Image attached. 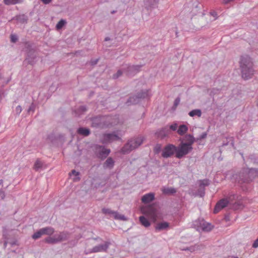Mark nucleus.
Wrapping results in <instances>:
<instances>
[{
  "instance_id": "f257e3e1",
  "label": "nucleus",
  "mask_w": 258,
  "mask_h": 258,
  "mask_svg": "<svg viewBox=\"0 0 258 258\" xmlns=\"http://www.w3.org/2000/svg\"><path fill=\"white\" fill-rule=\"evenodd\" d=\"M258 177L257 168H242L232 174L231 179L238 184L249 183Z\"/></svg>"
},
{
  "instance_id": "f03ea898",
  "label": "nucleus",
  "mask_w": 258,
  "mask_h": 258,
  "mask_svg": "<svg viewBox=\"0 0 258 258\" xmlns=\"http://www.w3.org/2000/svg\"><path fill=\"white\" fill-rule=\"evenodd\" d=\"M239 63L242 78L245 80L251 78L254 73L251 58L247 55H241Z\"/></svg>"
},
{
  "instance_id": "7ed1b4c3",
  "label": "nucleus",
  "mask_w": 258,
  "mask_h": 258,
  "mask_svg": "<svg viewBox=\"0 0 258 258\" xmlns=\"http://www.w3.org/2000/svg\"><path fill=\"white\" fill-rule=\"evenodd\" d=\"M179 140V151L185 156L193 150L192 145L196 142V138L191 134H186L183 138H180Z\"/></svg>"
},
{
  "instance_id": "20e7f679",
  "label": "nucleus",
  "mask_w": 258,
  "mask_h": 258,
  "mask_svg": "<svg viewBox=\"0 0 258 258\" xmlns=\"http://www.w3.org/2000/svg\"><path fill=\"white\" fill-rule=\"evenodd\" d=\"M145 138L142 136L134 137L129 139L120 149L122 154H127L137 149L143 143Z\"/></svg>"
},
{
  "instance_id": "39448f33",
  "label": "nucleus",
  "mask_w": 258,
  "mask_h": 258,
  "mask_svg": "<svg viewBox=\"0 0 258 258\" xmlns=\"http://www.w3.org/2000/svg\"><path fill=\"white\" fill-rule=\"evenodd\" d=\"M179 146H176L173 144H168L163 149L162 153V156L165 158L170 157L174 154L175 156L178 159H181L184 155L183 154L180 153Z\"/></svg>"
},
{
  "instance_id": "423d86ee",
  "label": "nucleus",
  "mask_w": 258,
  "mask_h": 258,
  "mask_svg": "<svg viewBox=\"0 0 258 258\" xmlns=\"http://www.w3.org/2000/svg\"><path fill=\"white\" fill-rule=\"evenodd\" d=\"M25 48L26 49V58L24 62H27L28 64L34 65L37 61V55L36 50L32 48V44L29 42L25 43Z\"/></svg>"
},
{
  "instance_id": "0eeeda50",
  "label": "nucleus",
  "mask_w": 258,
  "mask_h": 258,
  "mask_svg": "<svg viewBox=\"0 0 258 258\" xmlns=\"http://www.w3.org/2000/svg\"><path fill=\"white\" fill-rule=\"evenodd\" d=\"M143 65L122 64V70L126 76L133 77L141 71Z\"/></svg>"
},
{
  "instance_id": "6e6552de",
  "label": "nucleus",
  "mask_w": 258,
  "mask_h": 258,
  "mask_svg": "<svg viewBox=\"0 0 258 258\" xmlns=\"http://www.w3.org/2000/svg\"><path fill=\"white\" fill-rule=\"evenodd\" d=\"M91 126L95 128H104L108 123L106 122V118L104 116L98 115L92 117L90 118Z\"/></svg>"
},
{
  "instance_id": "1a4fd4ad",
  "label": "nucleus",
  "mask_w": 258,
  "mask_h": 258,
  "mask_svg": "<svg viewBox=\"0 0 258 258\" xmlns=\"http://www.w3.org/2000/svg\"><path fill=\"white\" fill-rule=\"evenodd\" d=\"M194 226L197 227V230L205 232H209L213 228V226L211 223L206 222L204 219H199L195 221Z\"/></svg>"
},
{
  "instance_id": "9d476101",
  "label": "nucleus",
  "mask_w": 258,
  "mask_h": 258,
  "mask_svg": "<svg viewBox=\"0 0 258 258\" xmlns=\"http://www.w3.org/2000/svg\"><path fill=\"white\" fill-rule=\"evenodd\" d=\"M110 153V150L106 149L104 146L98 145L96 147L95 155L101 160L106 158Z\"/></svg>"
},
{
  "instance_id": "9b49d317",
  "label": "nucleus",
  "mask_w": 258,
  "mask_h": 258,
  "mask_svg": "<svg viewBox=\"0 0 258 258\" xmlns=\"http://www.w3.org/2000/svg\"><path fill=\"white\" fill-rule=\"evenodd\" d=\"M102 212L105 215H111L115 220H126V218L123 215H120L116 211H114L110 209L103 208Z\"/></svg>"
},
{
  "instance_id": "f8f14e48",
  "label": "nucleus",
  "mask_w": 258,
  "mask_h": 258,
  "mask_svg": "<svg viewBox=\"0 0 258 258\" xmlns=\"http://www.w3.org/2000/svg\"><path fill=\"white\" fill-rule=\"evenodd\" d=\"M109 241H105L103 244H99L94 246L90 249V253H96L99 252H106L110 245Z\"/></svg>"
},
{
  "instance_id": "ddd939ff",
  "label": "nucleus",
  "mask_w": 258,
  "mask_h": 258,
  "mask_svg": "<svg viewBox=\"0 0 258 258\" xmlns=\"http://www.w3.org/2000/svg\"><path fill=\"white\" fill-rule=\"evenodd\" d=\"M103 139L106 143H111L115 141H120L121 140L115 133L113 132L111 133L105 134L103 135Z\"/></svg>"
},
{
  "instance_id": "4468645a",
  "label": "nucleus",
  "mask_w": 258,
  "mask_h": 258,
  "mask_svg": "<svg viewBox=\"0 0 258 258\" xmlns=\"http://www.w3.org/2000/svg\"><path fill=\"white\" fill-rule=\"evenodd\" d=\"M229 203V201L227 199H222L219 201L214 208L213 211L214 213L217 214V213H218L221 209L226 207L228 205Z\"/></svg>"
},
{
  "instance_id": "2eb2a0df",
  "label": "nucleus",
  "mask_w": 258,
  "mask_h": 258,
  "mask_svg": "<svg viewBox=\"0 0 258 258\" xmlns=\"http://www.w3.org/2000/svg\"><path fill=\"white\" fill-rule=\"evenodd\" d=\"M170 131L168 125L165 126L164 127L158 130L155 134L158 138L162 139L164 138L170 134Z\"/></svg>"
},
{
  "instance_id": "dca6fc26",
  "label": "nucleus",
  "mask_w": 258,
  "mask_h": 258,
  "mask_svg": "<svg viewBox=\"0 0 258 258\" xmlns=\"http://www.w3.org/2000/svg\"><path fill=\"white\" fill-rule=\"evenodd\" d=\"M159 0H145L144 5L147 10L154 9L157 7Z\"/></svg>"
},
{
  "instance_id": "f3484780",
  "label": "nucleus",
  "mask_w": 258,
  "mask_h": 258,
  "mask_svg": "<svg viewBox=\"0 0 258 258\" xmlns=\"http://www.w3.org/2000/svg\"><path fill=\"white\" fill-rule=\"evenodd\" d=\"M229 146L230 148L232 147L235 149L234 147V140L232 137H228L223 141L222 145L220 148L224 147L225 146Z\"/></svg>"
},
{
  "instance_id": "a211bd4d",
  "label": "nucleus",
  "mask_w": 258,
  "mask_h": 258,
  "mask_svg": "<svg viewBox=\"0 0 258 258\" xmlns=\"http://www.w3.org/2000/svg\"><path fill=\"white\" fill-rule=\"evenodd\" d=\"M155 199V194L153 192H150L144 195L141 199L142 202L144 204H148L154 201Z\"/></svg>"
},
{
  "instance_id": "6ab92c4d",
  "label": "nucleus",
  "mask_w": 258,
  "mask_h": 258,
  "mask_svg": "<svg viewBox=\"0 0 258 258\" xmlns=\"http://www.w3.org/2000/svg\"><path fill=\"white\" fill-rule=\"evenodd\" d=\"M70 235V233L69 232L64 231L59 232L58 234H55L58 242L67 240L69 238Z\"/></svg>"
},
{
  "instance_id": "aec40b11",
  "label": "nucleus",
  "mask_w": 258,
  "mask_h": 258,
  "mask_svg": "<svg viewBox=\"0 0 258 258\" xmlns=\"http://www.w3.org/2000/svg\"><path fill=\"white\" fill-rule=\"evenodd\" d=\"M169 227V224L167 222H162L158 223L155 226V230L160 231L167 229Z\"/></svg>"
},
{
  "instance_id": "412c9836",
  "label": "nucleus",
  "mask_w": 258,
  "mask_h": 258,
  "mask_svg": "<svg viewBox=\"0 0 258 258\" xmlns=\"http://www.w3.org/2000/svg\"><path fill=\"white\" fill-rule=\"evenodd\" d=\"M140 102V100H139L137 96L136 95H134L130 97L127 101L125 102V104L127 106H131L132 105H135L138 104Z\"/></svg>"
},
{
  "instance_id": "4be33fe9",
  "label": "nucleus",
  "mask_w": 258,
  "mask_h": 258,
  "mask_svg": "<svg viewBox=\"0 0 258 258\" xmlns=\"http://www.w3.org/2000/svg\"><path fill=\"white\" fill-rule=\"evenodd\" d=\"M77 133L79 135L83 136L84 137H88L91 134V131L89 128L84 127H80L77 130Z\"/></svg>"
},
{
  "instance_id": "5701e85b",
  "label": "nucleus",
  "mask_w": 258,
  "mask_h": 258,
  "mask_svg": "<svg viewBox=\"0 0 258 258\" xmlns=\"http://www.w3.org/2000/svg\"><path fill=\"white\" fill-rule=\"evenodd\" d=\"M147 212L151 216V218L154 220H156L158 215V211L157 209L154 208L153 207H150L147 209Z\"/></svg>"
},
{
  "instance_id": "b1692460",
  "label": "nucleus",
  "mask_w": 258,
  "mask_h": 258,
  "mask_svg": "<svg viewBox=\"0 0 258 258\" xmlns=\"http://www.w3.org/2000/svg\"><path fill=\"white\" fill-rule=\"evenodd\" d=\"M114 165V161L111 157H109L103 163L104 168L112 169Z\"/></svg>"
},
{
  "instance_id": "393cba45",
  "label": "nucleus",
  "mask_w": 258,
  "mask_h": 258,
  "mask_svg": "<svg viewBox=\"0 0 258 258\" xmlns=\"http://www.w3.org/2000/svg\"><path fill=\"white\" fill-rule=\"evenodd\" d=\"M44 242L50 244H54L59 243L55 235L53 236H48L44 239Z\"/></svg>"
},
{
  "instance_id": "a878e982",
  "label": "nucleus",
  "mask_w": 258,
  "mask_h": 258,
  "mask_svg": "<svg viewBox=\"0 0 258 258\" xmlns=\"http://www.w3.org/2000/svg\"><path fill=\"white\" fill-rule=\"evenodd\" d=\"M14 19L22 24L27 23L28 21V17L25 14L17 15Z\"/></svg>"
},
{
  "instance_id": "bb28decb",
  "label": "nucleus",
  "mask_w": 258,
  "mask_h": 258,
  "mask_svg": "<svg viewBox=\"0 0 258 258\" xmlns=\"http://www.w3.org/2000/svg\"><path fill=\"white\" fill-rule=\"evenodd\" d=\"M41 229L43 235L51 236L54 233L55 231L54 229L52 227H46Z\"/></svg>"
},
{
  "instance_id": "cd10ccee",
  "label": "nucleus",
  "mask_w": 258,
  "mask_h": 258,
  "mask_svg": "<svg viewBox=\"0 0 258 258\" xmlns=\"http://www.w3.org/2000/svg\"><path fill=\"white\" fill-rule=\"evenodd\" d=\"M139 221L141 224L145 227H148L151 225L149 220L144 216H141L139 217Z\"/></svg>"
},
{
  "instance_id": "c85d7f7f",
  "label": "nucleus",
  "mask_w": 258,
  "mask_h": 258,
  "mask_svg": "<svg viewBox=\"0 0 258 258\" xmlns=\"http://www.w3.org/2000/svg\"><path fill=\"white\" fill-rule=\"evenodd\" d=\"M187 130L188 127L186 125L181 124L179 125L177 132L179 135L182 136L187 132Z\"/></svg>"
},
{
  "instance_id": "c756f323",
  "label": "nucleus",
  "mask_w": 258,
  "mask_h": 258,
  "mask_svg": "<svg viewBox=\"0 0 258 258\" xmlns=\"http://www.w3.org/2000/svg\"><path fill=\"white\" fill-rule=\"evenodd\" d=\"M162 192L165 195H173L176 193V190L174 187H166L163 189Z\"/></svg>"
},
{
  "instance_id": "7c9ffc66",
  "label": "nucleus",
  "mask_w": 258,
  "mask_h": 258,
  "mask_svg": "<svg viewBox=\"0 0 258 258\" xmlns=\"http://www.w3.org/2000/svg\"><path fill=\"white\" fill-rule=\"evenodd\" d=\"M136 96L138 98L139 100L140 101L141 99H144L148 97V92L147 90H141L140 92H138Z\"/></svg>"
},
{
  "instance_id": "2f4dec72",
  "label": "nucleus",
  "mask_w": 258,
  "mask_h": 258,
  "mask_svg": "<svg viewBox=\"0 0 258 258\" xmlns=\"http://www.w3.org/2000/svg\"><path fill=\"white\" fill-rule=\"evenodd\" d=\"M188 115L191 117H194L195 116L201 117L202 115V111L200 109H194L188 113Z\"/></svg>"
},
{
  "instance_id": "473e14b6",
  "label": "nucleus",
  "mask_w": 258,
  "mask_h": 258,
  "mask_svg": "<svg viewBox=\"0 0 258 258\" xmlns=\"http://www.w3.org/2000/svg\"><path fill=\"white\" fill-rule=\"evenodd\" d=\"M43 163L39 160L37 159L34 163V169L36 171H38L42 167Z\"/></svg>"
},
{
  "instance_id": "72a5a7b5",
  "label": "nucleus",
  "mask_w": 258,
  "mask_h": 258,
  "mask_svg": "<svg viewBox=\"0 0 258 258\" xmlns=\"http://www.w3.org/2000/svg\"><path fill=\"white\" fill-rule=\"evenodd\" d=\"M43 232L42 229H40L39 230L35 232L32 236V237L34 239H37L41 237L42 235H43Z\"/></svg>"
},
{
  "instance_id": "f704fd0d",
  "label": "nucleus",
  "mask_w": 258,
  "mask_h": 258,
  "mask_svg": "<svg viewBox=\"0 0 258 258\" xmlns=\"http://www.w3.org/2000/svg\"><path fill=\"white\" fill-rule=\"evenodd\" d=\"M238 198V196L237 194H235L233 192H231L228 194V201L230 202H232L234 200H237Z\"/></svg>"
},
{
  "instance_id": "c9c22d12",
  "label": "nucleus",
  "mask_w": 258,
  "mask_h": 258,
  "mask_svg": "<svg viewBox=\"0 0 258 258\" xmlns=\"http://www.w3.org/2000/svg\"><path fill=\"white\" fill-rule=\"evenodd\" d=\"M199 182L200 187L202 188H204L205 186H208L210 184V180L208 179L200 180Z\"/></svg>"
},
{
  "instance_id": "e433bc0d",
  "label": "nucleus",
  "mask_w": 258,
  "mask_h": 258,
  "mask_svg": "<svg viewBox=\"0 0 258 258\" xmlns=\"http://www.w3.org/2000/svg\"><path fill=\"white\" fill-rule=\"evenodd\" d=\"M66 21L63 19H61L56 24V29L57 30L61 29L66 24Z\"/></svg>"
},
{
  "instance_id": "4c0bfd02",
  "label": "nucleus",
  "mask_w": 258,
  "mask_h": 258,
  "mask_svg": "<svg viewBox=\"0 0 258 258\" xmlns=\"http://www.w3.org/2000/svg\"><path fill=\"white\" fill-rule=\"evenodd\" d=\"M21 0H4V3L6 5H15L20 3Z\"/></svg>"
},
{
  "instance_id": "58836bf2",
  "label": "nucleus",
  "mask_w": 258,
  "mask_h": 258,
  "mask_svg": "<svg viewBox=\"0 0 258 258\" xmlns=\"http://www.w3.org/2000/svg\"><path fill=\"white\" fill-rule=\"evenodd\" d=\"M123 73H124L123 71L122 70V67H121V69L120 70H118L117 72L113 74L112 76V78L113 79H117L119 77L122 76Z\"/></svg>"
},
{
  "instance_id": "ea45409f",
  "label": "nucleus",
  "mask_w": 258,
  "mask_h": 258,
  "mask_svg": "<svg viewBox=\"0 0 258 258\" xmlns=\"http://www.w3.org/2000/svg\"><path fill=\"white\" fill-rule=\"evenodd\" d=\"M203 245H198L195 244V245L190 246L188 247V251L190 252H193L196 250H199L201 249V247H203Z\"/></svg>"
},
{
  "instance_id": "a19ab883",
  "label": "nucleus",
  "mask_w": 258,
  "mask_h": 258,
  "mask_svg": "<svg viewBox=\"0 0 258 258\" xmlns=\"http://www.w3.org/2000/svg\"><path fill=\"white\" fill-rule=\"evenodd\" d=\"M87 107L85 105H82L80 106L77 109V112L79 114H83L85 112L87 111Z\"/></svg>"
},
{
  "instance_id": "79ce46f5",
  "label": "nucleus",
  "mask_w": 258,
  "mask_h": 258,
  "mask_svg": "<svg viewBox=\"0 0 258 258\" xmlns=\"http://www.w3.org/2000/svg\"><path fill=\"white\" fill-rule=\"evenodd\" d=\"M207 137V132H204L199 137H198L196 139V142L204 139L206 138Z\"/></svg>"
},
{
  "instance_id": "37998d69",
  "label": "nucleus",
  "mask_w": 258,
  "mask_h": 258,
  "mask_svg": "<svg viewBox=\"0 0 258 258\" xmlns=\"http://www.w3.org/2000/svg\"><path fill=\"white\" fill-rule=\"evenodd\" d=\"M161 150V146L160 144H156L154 147V151L155 153L158 154Z\"/></svg>"
},
{
  "instance_id": "c03bdc74",
  "label": "nucleus",
  "mask_w": 258,
  "mask_h": 258,
  "mask_svg": "<svg viewBox=\"0 0 258 258\" xmlns=\"http://www.w3.org/2000/svg\"><path fill=\"white\" fill-rule=\"evenodd\" d=\"M168 126H169V131H170V133L171 132V130L175 131H176L177 130V124L176 123H173V124H172L171 125Z\"/></svg>"
},
{
  "instance_id": "a18cd8bd",
  "label": "nucleus",
  "mask_w": 258,
  "mask_h": 258,
  "mask_svg": "<svg viewBox=\"0 0 258 258\" xmlns=\"http://www.w3.org/2000/svg\"><path fill=\"white\" fill-rule=\"evenodd\" d=\"M198 193L201 197H204L205 194V188L200 187V188L198 189Z\"/></svg>"
},
{
  "instance_id": "49530a36",
  "label": "nucleus",
  "mask_w": 258,
  "mask_h": 258,
  "mask_svg": "<svg viewBox=\"0 0 258 258\" xmlns=\"http://www.w3.org/2000/svg\"><path fill=\"white\" fill-rule=\"evenodd\" d=\"M35 105L32 103L30 106H29V108L28 109L27 112L28 113H30L31 111L34 112L35 111Z\"/></svg>"
},
{
  "instance_id": "de8ad7c7",
  "label": "nucleus",
  "mask_w": 258,
  "mask_h": 258,
  "mask_svg": "<svg viewBox=\"0 0 258 258\" xmlns=\"http://www.w3.org/2000/svg\"><path fill=\"white\" fill-rule=\"evenodd\" d=\"M22 111V107L20 105H18L15 109V112L17 115H19Z\"/></svg>"
},
{
  "instance_id": "09e8293b",
  "label": "nucleus",
  "mask_w": 258,
  "mask_h": 258,
  "mask_svg": "<svg viewBox=\"0 0 258 258\" xmlns=\"http://www.w3.org/2000/svg\"><path fill=\"white\" fill-rule=\"evenodd\" d=\"M18 40V37L15 35H11V41L13 43H15Z\"/></svg>"
},
{
  "instance_id": "8fccbe9b",
  "label": "nucleus",
  "mask_w": 258,
  "mask_h": 258,
  "mask_svg": "<svg viewBox=\"0 0 258 258\" xmlns=\"http://www.w3.org/2000/svg\"><path fill=\"white\" fill-rule=\"evenodd\" d=\"M180 101V97L178 96L177 98H176V99L174 100L173 104L175 106H177L178 105V104H179Z\"/></svg>"
},
{
  "instance_id": "3c124183",
  "label": "nucleus",
  "mask_w": 258,
  "mask_h": 258,
  "mask_svg": "<svg viewBox=\"0 0 258 258\" xmlns=\"http://www.w3.org/2000/svg\"><path fill=\"white\" fill-rule=\"evenodd\" d=\"M5 198V192L3 189H0V198L1 200H4Z\"/></svg>"
},
{
  "instance_id": "603ef678",
  "label": "nucleus",
  "mask_w": 258,
  "mask_h": 258,
  "mask_svg": "<svg viewBox=\"0 0 258 258\" xmlns=\"http://www.w3.org/2000/svg\"><path fill=\"white\" fill-rule=\"evenodd\" d=\"M98 60H99V59H93V60H91L90 63H91V65L94 66L97 63Z\"/></svg>"
},
{
  "instance_id": "864d4df0",
  "label": "nucleus",
  "mask_w": 258,
  "mask_h": 258,
  "mask_svg": "<svg viewBox=\"0 0 258 258\" xmlns=\"http://www.w3.org/2000/svg\"><path fill=\"white\" fill-rule=\"evenodd\" d=\"M72 174L75 176H78L80 175V172L76 171L75 170H72Z\"/></svg>"
},
{
  "instance_id": "5fc2aeb1",
  "label": "nucleus",
  "mask_w": 258,
  "mask_h": 258,
  "mask_svg": "<svg viewBox=\"0 0 258 258\" xmlns=\"http://www.w3.org/2000/svg\"><path fill=\"white\" fill-rule=\"evenodd\" d=\"M44 4H48L51 2L52 0H41Z\"/></svg>"
},
{
  "instance_id": "6e6d98bb",
  "label": "nucleus",
  "mask_w": 258,
  "mask_h": 258,
  "mask_svg": "<svg viewBox=\"0 0 258 258\" xmlns=\"http://www.w3.org/2000/svg\"><path fill=\"white\" fill-rule=\"evenodd\" d=\"M210 14L212 16H213L214 17L217 15V13L215 12H211Z\"/></svg>"
},
{
  "instance_id": "4d7b16f0",
  "label": "nucleus",
  "mask_w": 258,
  "mask_h": 258,
  "mask_svg": "<svg viewBox=\"0 0 258 258\" xmlns=\"http://www.w3.org/2000/svg\"><path fill=\"white\" fill-rule=\"evenodd\" d=\"M16 243H17V241H12V242H10V244L12 246H13V245H16Z\"/></svg>"
},
{
  "instance_id": "13d9d810",
  "label": "nucleus",
  "mask_w": 258,
  "mask_h": 258,
  "mask_svg": "<svg viewBox=\"0 0 258 258\" xmlns=\"http://www.w3.org/2000/svg\"><path fill=\"white\" fill-rule=\"evenodd\" d=\"M93 239L95 240L102 241V239L101 238H100L99 237H97L94 238Z\"/></svg>"
},
{
  "instance_id": "bf43d9fd",
  "label": "nucleus",
  "mask_w": 258,
  "mask_h": 258,
  "mask_svg": "<svg viewBox=\"0 0 258 258\" xmlns=\"http://www.w3.org/2000/svg\"><path fill=\"white\" fill-rule=\"evenodd\" d=\"M239 205L237 203H235L233 206V209L234 210H236L237 208L236 207L237 206H239Z\"/></svg>"
},
{
  "instance_id": "052dcab7",
  "label": "nucleus",
  "mask_w": 258,
  "mask_h": 258,
  "mask_svg": "<svg viewBox=\"0 0 258 258\" xmlns=\"http://www.w3.org/2000/svg\"><path fill=\"white\" fill-rule=\"evenodd\" d=\"M226 258H239V257L238 256L229 255V256H227Z\"/></svg>"
},
{
  "instance_id": "680f3d73",
  "label": "nucleus",
  "mask_w": 258,
  "mask_h": 258,
  "mask_svg": "<svg viewBox=\"0 0 258 258\" xmlns=\"http://www.w3.org/2000/svg\"><path fill=\"white\" fill-rule=\"evenodd\" d=\"M8 242L7 241H5L4 243V247L6 248L7 247V244Z\"/></svg>"
},
{
  "instance_id": "e2e57ef3",
  "label": "nucleus",
  "mask_w": 258,
  "mask_h": 258,
  "mask_svg": "<svg viewBox=\"0 0 258 258\" xmlns=\"http://www.w3.org/2000/svg\"><path fill=\"white\" fill-rule=\"evenodd\" d=\"M110 40V38L108 37H106L105 39H104V41H109Z\"/></svg>"
},
{
  "instance_id": "0e129e2a",
  "label": "nucleus",
  "mask_w": 258,
  "mask_h": 258,
  "mask_svg": "<svg viewBox=\"0 0 258 258\" xmlns=\"http://www.w3.org/2000/svg\"><path fill=\"white\" fill-rule=\"evenodd\" d=\"M176 107H177V106H175L173 104V105L172 107V109L173 110H175L176 109Z\"/></svg>"
},
{
  "instance_id": "69168bd1",
  "label": "nucleus",
  "mask_w": 258,
  "mask_h": 258,
  "mask_svg": "<svg viewBox=\"0 0 258 258\" xmlns=\"http://www.w3.org/2000/svg\"><path fill=\"white\" fill-rule=\"evenodd\" d=\"M225 219L226 221H228V220H229V216L227 215V216H225Z\"/></svg>"
},
{
  "instance_id": "338daca9",
  "label": "nucleus",
  "mask_w": 258,
  "mask_h": 258,
  "mask_svg": "<svg viewBox=\"0 0 258 258\" xmlns=\"http://www.w3.org/2000/svg\"><path fill=\"white\" fill-rule=\"evenodd\" d=\"M182 250H185V251H186V250L188 251V247H186L183 248Z\"/></svg>"
},
{
  "instance_id": "774afa93",
  "label": "nucleus",
  "mask_w": 258,
  "mask_h": 258,
  "mask_svg": "<svg viewBox=\"0 0 258 258\" xmlns=\"http://www.w3.org/2000/svg\"><path fill=\"white\" fill-rule=\"evenodd\" d=\"M3 183V180L0 179V185L2 184Z\"/></svg>"
}]
</instances>
